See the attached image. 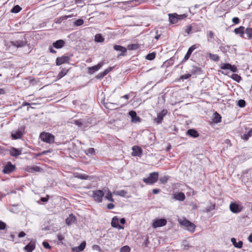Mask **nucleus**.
I'll return each instance as SVG.
<instances>
[{"label":"nucleus","mask_w":252,"mask_h":252,"mask_svg":"<svg viewBox=\"0 0 252 252\" xmlns=\"http://www.w3.org/2000/svg\"><path fill=\"white\" fill-rule=\"evenodd\" d=\"M178 221L181 225L186 227L187 230L189 231L191 233L194 232L196 227L195 224L186 218L179 219Z\"/></svg>","instance_id":"nucleus-1"},{"label":"nucleus","mask_w":252,"mask_h":252,"mask_svg":"<svg viewBox=\"0 0 252 252\" xmlns=\"http://www.w3.org/2000/svg\"><path fill=\"white\" fill-rule=\"evenodd\" d=\"M10 44L17 48H22L25 46L27 44V41L25 36H21L20 38L14 41H10Z\"/></svg>","instance_id":"nucleus-2"},{"label":"nucleus","mask_w":252,"mask_h":252,"mask_svg":"<svg viewBox=\"0 0 252 252\" xmlns=\"http://www.w3.org/2000/svg\"><path fill=\"white\" fill-rule=\"evenodd\" d=\"M159 174L158 172L151 173L149 176L146 178H143V181L147 185H152L156 183L158 178Z\"/></svg>","instance_id":"nucleus-3"},{"label":"nucleus","mask_w":252,"mask_h":252,"mask_svg":"<svg viewBox=\"0 0 252 252\" xmlns=\"http://www.w3.org/2000/svg\"><path fill=\"white\" fill-rule=\"evenodd\" d=\"M54 136L50 133L43 132L40 134L41 140L47 143H53L54 142Z\"/></svg>","instance_id":"nucleus-4"},{"label":"nucleus","mask_w":252,"mask_h":252,"mask_svg":"<svg viewBox=\"0 0 252 252\" xmlns=\"http://www.w3.org/2000/svg\"><path fill=\"white\" fill-rule=\"evenodd\" d=\"M71 124L76 125L78 127L85 128L89 126L91 123L89 122V119H80L78 120H73L71 122Z\"/></svg>","instance_id":"nucleus-5"},{"label":"nucleus","mask_w":252,"mask_h":252,"mask_svg":"<svg viewBox=\"0 0 252 252\" xmlns=\"http://www.w3.org/2000/svg\"><path fill=\"white\" fill-rule=\"evenodd\" d=\"M104 192L101 190H96L93 191V198L97 202H101Z\"/></svg>","instance_id":"nucleus-6"},{"label":"nucleus","mask_w":252,"mask_h":252,"mask_svg":"<svg viewBox=\"0 0 252 252\" xmlns=\"http://www.w3.org/2000/svg\"><path fill=\"white\" fill-rule=\"evenodd\" d=\"M25 132L24 128H20L17 130H14L11 132V137L14 139H18L22 138Z\"/></svg>","instance_id":"nucleus-7"},{"label":"nucleus","mask_w":252,"mask_h":252,"mask_svg":"<svg viewBox=\"0 0 252 252\" xmlns=\"http://www.w3.org/2000/svg\"><path fill=\"white\" fill-rule=\"evenodd\" d=\"M229 209L232 213H238L242 211L243 207L236 203L232 202L229 205Z\"/></svg>","instance_id":"nucleus-8"},{"label":"nucleus","mask_w":252,"mask_h":252,"mask_svg":"<svg viewBox=\"0 0 252 252\" xmlns=\"http://www.w3.org/2000/svg\"><path fill=\"white\" fill-rule=\"evenodd\" d=\"M15 168V166L9 161L4 166L2 169V172L4 174H9L14 171Z\"/></svg>","instance_id":"nucleus-9"},{"label":"nucleus","mask_w":252,"mask_h":252,"mask_svg":"<svg viewBox=\"0 0 252 252\" xmlns=\"http://www.w3.org/2000/svg\"><path fill=\"white\" fill-rule=\"evenodd\" d=\"M167 220L165 219H158L154 220L152 226L154 228H156L165 226Z\"/></svg>","instance_id":"nucleus-10"},{"label":"nucleus","mask_w":252,"mask_h":252,"mask_svg":"<svg viewBox=\"0 0 252 252\" xmlns=\"http://www.w3.org/2000/svg\"><path fill=\"white\" fill-rule=\"evenodd\" d=\"M115 50L121 52V54L117 56V58H119L120 56H125L127 52V48L121 45H115L113 47Z\"/></svg>","instance_id":"nucleus-11"},{"label":"nucleus","mask_w":252,"mask_h":252,"mask_svg":"<svg viewBox=\"0 0 252 252\" xmlns=\"http://www.w3.org/2000/svg\"><path fill=\"white\" fill-rule=\"evenodd\" d=\"M8 151L11 156L17 157L22 154V149H16L14 147H11Z\"/></svg>","instance_id":"nucleus-12"},{"label":"nucleus","mask_w":252,"mask_h":252,"mask_svg":"<svg viewBox=\"0 0 252 252\" xmlns=\"http://www.w3.org/2000/svg\"><path fill=\"white\" fill-rule=\"evenodd\" d=\"M167 113V110L166 109H163L160 113L157 115V118L155 119V122L158 124H160L162 123L164 117Z\"/></svg>","instance_id":"nucleus-13"},{"label":"nucleus","mask_w":252,"mask_h":252,"mask_svg":"<svg viewBox=\"0 0 252 252\" xmlns=\"http://www.w3.org/2000/svg\"><path fill=\"white\" fill-rule=\"evenodd\" d=\"M104 64L105 62H101L96 65L88 67V73L89 74L94 73V72L98 70Z\"/></svg>","instance_id":"nucleus-14"},{"label":"nucleus","mask_w":252,"mask_h":252,"mask_svg":"<svg viewBox=\"0 0 252 252\" xmlns=\"http://www.w3.org/2000/svg\"><path fill=\"white\" fill-rule=\"evenodd\" d=\"M220 67L223 70L229 69L233 72H236L237 71V68L235 65H231L228 63L221 64Z\"/></svg>","instance_id":"nucleus-15"},{"label":"nucleus","mask_w":252,"mask_h":252,"mask_svg":"<svg viewBox=\"0 0 252 252\" xmlns=\"http://www.w3.org/2000/svg\"><path fill=\"white\" fill-rule=\"evenodd\" d=\"M70 60V58L67 56H63L61 57H58L56 59V64L60 65L64 63H68Z\"/></svg>","instance_id":"nucleus-16"},{"label":"nucleus","mask_w":252,"mask_h":252,"mask_svg":"<svg viewBox=\"0 0 252 252\" xmlns=\"http://www.w3.org/2000/svg\"><path fill=\"white\" fill-rule=\"evenodd\" d=\"M119 219L117 216H114L112 219L111 222V226L113 227L118 228L119 229H124V227L119 224Z\"/></svg>","instance_id":"nucleus-17"},{"label":"nucleus","mask_w":252,"mask_h":252,"mask_svg":"<svg viewBox=\"0 0 252 252\" xmlns=\"http://www.w3.org/2000/svg\"><path fill=\"white\" fill-rule=\"evenodd\" d=\"M245 32V28L243 26H240L239 28H235L234 32L236 34L239 35L242 38H244V33Z\"/></svg>","instance_id":"nucleus-18"},{"label":"nucleus","mask_w":252,"mask_h":252,"mask_svg":"<svg viewBox=\"0 0 252 252\" xmlns=\"http://www.w3.org/2000/svg\"><path fill=\"white\" fill-rule=\"evenodd\" d=\"M132 155L133 156L140 157L142 154V150L141 148L138 146H134L132 147Z\"/></svg>","instance_id":"nucleus-19"},{"label":"nucleus","mask_w":252,"mask_h":252,"mask_svg":"<svg viewBox=\"0 0 252 252\" xmlns=\"http://www.w3.org/2000/svg\"><path fill=\"white\" fill-rule=\"evenodd\" d=\"M114 67H110L106 69H105L103 72H100L99 74H98L95 78L97 79H100L102 78H103L105 75H106L109 72H110Z\"/></svg>","instance_id":"nucleus-20"},{"label":"nucleus","mask_w":252,"mask_h":252,"mask_svg":"<svg viewBox=\"0 0 252 252\" xmlns=\"http://www.w3.org/2000/svg\"><path fill=\"white\" fill-rule=\"evenodd\" d=\"M86 247V242L85 241L82 242L81 244L77 247L72 248V251L73 252H80L83 251Z\"/></svg>","instance_id":"nucleus-21"},{"label":"nucleus","mask_w":252,"mask_h":252,"mask_svg":"<svg viewBox=\"0 0 252 252\" xmlns=\"http://www.w3.org/2000/svg\"><path fill=\"white\" fill-rule=\"evenodd\" d=\"M185 194L182 192H180L173 194V198L175 200L183 201L185 199Z\"/></svg>","instance_id":"nucleus-22"},{"label":"nucleus","mask_w":252,"mask_h":252,"mask_svg":"<svg viewBox=\"0 0 252 252\" xmlns=\"http://www.w3.org/2000/svg\"><path fill=\"white\" fill-rule=\"evenodd\" d=\"M169 21L170 24H174L178 22V18L176 16V13L168 14Z\"/></svg>","instance_id":"nucleus-23"},{"label":"nucleus","mask_w":252,"mask_h":252,"mask_svg":"<svg viewBox=\"0 0 252 252\" xmlns=\"http://www.w3.org/2000/svg\"><path fill=\"white\" fill-rule=\"evenodd\" d=\"M65 42L62 39L57 40L53 43V46L56 49H60L64 46Z\"/></svg>","instance_id":"nucleus-24"},{"label":"nucleus","mask_w":252,"mask_h":252,"mask_svg":"<svg viewBox=\"0 0 252 252\" xmlns=\"http://www.w3.org/2000/svg\"><path fill=\"white\" fill-rule=\"evenodd\" d=\"M35 248V244L34 242H31L24 247V249L28 252H32Z\"/></svg>","instance_id":"nucleus-25"},{"label":"nucleus","mask_w":252,"mask_h":252,"mask_svg":"<svg viewBox=\"0 0 252 252\" xmlns=\"http://www.w3.org/2000/svg\"><path fill=\"white\" fill-rule=\"evenodd\" d=\"M187 134L190 137L196 138L199 136L198 132L194 129H189L187 130Z\"/></svg>","instance_id":"nucleus-26"},{"label":"nucleus","mask_w":252,"mask_h":252,"mask_svg":"<svg viewBox=\"0 0 252 252\" xmlns=\"http://www.w3.org/2000/svg\"><path fill=\"white\" fill-rule=\"evenodd\" d=\"M124 4L130 5L131 6L137 5L141 3V0H131L122 2Z\"/></svg>","instance_id":"nucleus-27"},{"label":"nucleus","mask_w":252,"mask_h":252,"mask_svg":"<svg viewBox=\"0 0 252 252\" xmlns=\"http://www.w3.org/2000/svg\"><path fill=\"white\" fill-rule=\"evenodd\" d=\"M76 220L75 217L72 214H71L69 216V217L66 219L65 222L66 223L69 225L73 223H74Z\"/></svg>","instance_id":"nucleus-28"},{"label":"nucleus","mask_w":252,"mask_h":252,"mask_svg":"<svg viewBox=\"0 0 252 252\" xmlns=\"http://www.w3.org/2000/svg\"><path fill=\"white\" fill-rule=\"evenodd\" d=\"M129 115L131 117L132 121L140 122V119L139 117L137 116L136 113L135 111H130L129 112Z\"/></svg>","instance_id":"nucleus-29"},{"label":"nucleus","mask_w":252,"mask_h":252,"mask_svg":"<svg viewBox=\"0 0 252 252\" xmlns=\"http://www.w3.org/2000/svg\"><path fill=\"white\" fill-rule=\"evenodd\" d=\"M231 242L232 243L233 245L235 247L240 249L243 246V242L241 241L237 242L235 238H232L231 239Z\"/></svg>","instance_id":"nucleus-30"},{"label":"nucleus","mask_w":252,"mask_h":252,"mask_svg":"<svg viewBox=\"0 0 252 252\" xmlns=\"http://www.w3.org/2000/svg\"><path fill=\"white\" fill-rule=\"evenodd\" d=\"M251 136H252V129H250L248 132L245 133L241 136V138L245 141H247Z\"/></svg>","instance_id":"nucleus-31"},{"label":"nucleus","mask_w":252,"mask_h":252,"mask_svg":"<svg viewBox=\"0 0 252 252\" xmlns=\"http://www.w3.org/2000/svg\"><path fill=\"white\" fill-rule=\"evenodd\" d=\"M68 69L66 68H63L61 72L58 74L57 76L58 79H60L64 76L67 73Z\"/></svg>","instance_id":"nucleus-32"},{"label":"nucleus","mask_w":252,"mask_h":252,"mask_svg":"<svg viewBox=\"0 0 252 252\" xmlns=\"http://www.w3.org/2000/svg\"><path fill=\"white\" fill-rule=\"evenodd\" d=\"M94 41L96 42H103L104 41V38L101 34L98 33L94 36Z\"/></svg>","instance_id":"nucleus-33"},{"label":"nucleus","mask_w":252,"mask_h":252,"mask_svg":"<svg viewBox=\"0 0 252 252\" xmlns=\"http://www.w3.org/2000/svg\"><path fill=\"white\" fill-rule=\"evenodd\" d=\"M199 46H200V45L199 44H195L192 45L190 47H189V48L188 49L187 53H188V54H189V55H191L192 52L195 49L198 48L199 47Z\"/></svg>","instance_id":"nucleus-34"},{"label":"nucleus","mask_w":252,"mask_h":252,"mask_svg":"<svg viewBox=\"0 0 252 252\" xmlns=\"http://www.w3.org/2000/svg\"><path fill=\"white\" fill-rule=\"evenodd\" d=\"M191 72L192 74H200L202 73V70L200 67L193 66L191 69Z\"/></svg>","instance_id":"nucleus-35"},{"label":"nucleus","mask_w":252,"mask_h":252,"mask_svg":"<svg viewBox=\"0 0 252 252\" xmlns=\"http://www.w3.org/2000/svg\"><path fill=\"white\" fill-rule=\"evenodd\" d=\"M214 117L213 119V122L216 123H218L221 122V116L220 115L218 114L217 112H215L214 113Z\"/></svg>","instance_id":"nucleus-36"},{"label":"nucleus","mask_w":252,"mask_h":252,"mask_svg":"<svg viewBox=\"0 0 252 252\" xmlns=\"http://www.w3.org/2000/svg\"><path fill=\"white\" fill-rule=\"evenodd\" d=\"M209 57L211 60L215 62H218L220 60V57L217 54L209 53Z\"/></svg>","instance_id":"nucleus-37"},{"label":"nucleus","mask_w":252,"mask_h":252,"mask_svg":"<svg viewBox=\"0 0 252 252\" xmlns=\"http://www.w3.org/2000/svg\"><path fill=\"white\" fill-rule=\"evenodd\" d=\"M139 45L138 44H131L128 45L127 48L129 50H135L139 48Z\"/></svg>","instance_id":"nucleus-38"},{"label":"nucleus","mask_w":252,"mask_h":252,"mask_svg":"<svg viewBox=\"0 0 252 252\" xmlns=\"http://www.w3.org/2000/svg\"><path fill=\"white\" fill-rule=\"evenodd\" d=\"M231 78L233 80H234V81H235L238 83L240 82V81L242 80L241 77L240 75H238L237 74H235V73L232 74Z\"/></svg>","instance_id":"nucleus-39"},{"label":"nucleus","mask_w":252,"mask_h":252,"mask_svg":"<svg viewBox=\"0 0 252 252\" xmlns=\"http://www.w3.org/2000/svg\"><path fill=\"white\" fill-rule=\"evenodd\" d=\"M40 168L37 166H32L29 168V171L32 173H34L35 172H40Z\"/></svg>","instance_id":"nucleus-40"},{"label":"nucleus","mask_w":252,"mask_h":252,"mask_svg":"<svg viewBox=\"0 0 252 252\" xmlns=\"http://www.w3.org/2000/svg\"><path fill=\"white\" fill-rule=\"evenodd\" d=\"M245 32L247 35L248 39H251L252 38V29L248 28L245 29Z\"/></svg>","instance_id":"nucleus-41"},{"label":"nucleus","mask_w":252,"mask_h":252,"mask_svg":"<svg viewBox=\"0 0 252 252\" xmlns=\"http://www.w3.org/2000/svg\"><path fill=\"white\" fill-rule=\"evenodd\" d=\"M22 8L18 5L14 6L13 8L11 10L12 13H17L21 10Z\"/></svg>","instance_id":"nucleus-42"},{"label":"nucleus","mask_w":252,"mask_h":252,"mask_svg":"<svg viewBox=\"0 0 252 252\" xmlns=\"http://www.w3.org/2000/svg\"><path fill=\"white\" fill-rule=\"evenodd\" d=\"M169 178V177L168 176L165 175V176L160 177L159 178V181H160V183L164 184L167 183Z\"/></svg>","instance_id":"nucleus-43"},{"label":"nucleus","mask_w":252,"mask_h":252,"mask_svg":"<svg viewBox=\"0 0 252 252\" xmlns=\"http://www.w3.org/2000/svg\"><path fill=\"white\" fill-rule=\"evenodd\" d=\"M75 177L82 180H87L89 178V176L87 175L83 174H78L75 176Z\"/></svg>","instance_id":"nucleus-44"},{"label":"nucleus","mask_w":252,"mask_h":252,"mask_svg":"<svg viewBox=\"0 0 252 252\" xmlns=\"http://www.w3.org/2000/svg\"><path fill=\"white\" fill-rule=\"evenodd\" d=\"M114 193L117 195H119L124 197L126 194L127 192L124 190H121L117 191L116 192H114Z\"/></svg>","instance_id":"nucleus-45"},{"label":"nucleus","mask_w":252,"mask_h":252,"mask_svg":"<svg viewBox=\"0 0 252 252\" xmlns=\"http://www.w3.org/2000/svg\"><path fill=\"white\" fill-rule=\"evenodd\" d=\"M105 198L111 202H114V199L112 197V193L110 191H108L107 195L105 196Z\"/></svg>","instance_id":"nucleus-46"},{"label":"nucleus","mask_w":252,"mask_h":252,"mask_svg":"<svg viewBox=\"0 0 252 252\" xmlns=\"http://www.w3.org/2000/svg\"><path fill=\"white\" fill-rule=\"evenodd\" d=\"M155 57H156L155 53H152L148 54L146 56V59H147L148 60L151 61V60H154L155 58Z\"/></svg>","instance_id":"nucleus-47"},{"label":"nucleus","mask_w":252,"mask_h":252,"mask_svg":"<svg viewBox=\"0 0 252 252\" xmlns=\"http://www.w3.org/2000/svg\"><path fill=\"white\" fill-rule=\"evenodd\" d=\"M229 49V46L228 45H221L220 47V49L223 52H226Z\"/></svg>","instance_id":"nucleus-48"},{"label":"nucleus","mask_w":252,"mask_h":252,"mask_svg":"<svg viewBox=\"0 0 252 252\" xmlns=\"http://www.w3.org/2000/svg\"><path fill=\"white\" fill-rule=\"evenodd\" d=\"M237 105L241 108H243L246 106V102L243 99H240L238 101Z\"/></svg>","instance_id":"nucleus-49"},{"label":"nucleus","mask_w":252,"mask_h":252,"mask_svg":"<svg viewBox=\"0 0 252 252\" xmlns=\"http://www.w3.org/2000/svg\"><path fill=\"white\" fill-rule=\"evenodd\" d=\"M95 153V150L93 148H90L86 150V154L87 155H94Z\"/></svg>","instance_id":"nucleus-50"},{"label":"nucleus","mask_w":252,"mask_h":252,"mask_svg":"<svg viewBox=\"0 0 252 252\" xmlns=\"http://www.w3.org/2000/svg\"><path fill=\"white\" fill-rule=\"evenodd\" d=\"M130 249L128 246H125L120 249V252H129Z\"/></svg>","instance_id":"nucleus-51"},{"label":"nucleus","mask_w":252,"mask_h":252,"mask_svg":"<svg viewBox=\"0 0 252 252\" xmlns=\"http://www.w3.org/2000/svg\"><path fill=\"white\" fill-rule=\"evenodd\" d=\"M176 16L178 18V20L179 21L186 18L188 16V15L187 14L179 15L176 13Z\"/></svg>","instance_id":"nucleus-52"},{"label":"nucleus","mask_w":252,"mask_h":252,"mask_svg":"<svg viewBox=\"0 0 252 252\" xmlns=\"http://www.w3.org/2000/svg\"><path fill=\"white\" fill-rule=\"evenodd\" d=\"M6 228V224L2 221L0 220V230H3L5 229Z\"/></svg>","instance_id":"nucleus-53"},{"label":"nucleus","mask_w":252,"mask_h":252,"mask_svg":"<svg viewBox=\"0 0 252 252\" xmlns=\"http://www.w3.org/2000/svg\"><path fill=\"white\" fill-rule=\"evenodd\" d=\"M83 23H84V21L82 19H78V20H76L74 22L75 25H76L77 26H81L83 24Z\"/></svg>","instance_id":"nucleus-54"},{"label":"nucleus","mask_w":252,"mask_h":252,"mask_svg":"<svg viewBox=\"0 0 252 252\" xmlns=\"http://www.w3.org/2000/svg\"><path fill=\"white\" fill-rule=\"evenodd\" d=\"M192 27L191 25H189L185 30V32L188 34H189L192 31Z\"/></svg>","instance_id":"nucleus-55"},{"label":"nucleus","mask_w":252,"mask_h":252,"mask_svg":"<svg viewBox=\"0 0 252 252\" xmlns=\"http://www.w3.org/2000/svg\"><path fill=\"white\" fill-rule=\"evenodd\" d=\"M190 74H186L181 76L180 79H187L191 76Z\"/></svg>","instance_id":"nucleus-56"},{"label":"nucleus","mask_w":252,"mask_h":252,"mask_svg":"<svg viewBox=\"0 0 252 252\" xmlns=\"http://www.w3.org/2000/svg\"><path fill=\"white\" fill-rule=\"evenodd\" d=\"M42 245L45 248L47 249H50L51 248L49 243L47 242H43L42 243Z\"/></svg>","instance_id":"nucleus-57"},{"label":"nucleus","mask_w":252,"mask_h":252,"mask_svg":"<svg viewBox=\"0 0 252 252\" xmlns=\"http://www.w3.org/2000/svg\"><path fill=\"white\" fill-rule=\"evenodd\" d=\"M232 21L235 24H238L240 23V19L238 17H234L232 18Z\"/></svg>","instance_id":"nucleus-58"},{"label":"nucleus","mask_w":252,"mask_h":252,"mask_svg":"<svg viewBox=\"0 0 252 252\" xmlns=\"http://www.w3.org/2000/svg\"><path fill=\"white\" fill-rule=\"evenodd\" d=\"M207 36L210 38H213L214 37V33L212 31H209L207 32Z\"/></svg>","instance_id":"nucleus-59"},{"label":"nucleus","mask_w":252,"mask_h":252,"mask_svg":"<svg viewBox=\"0 0 252 252\" xmlns=\"http://www.w3.org/2000/svg\"><path fill=\"white\" fill-rule=\"evenodd\" d=\"M190 56V55L187 53L182 61V62H186L189 58Z\"/></svg>","instance_id":"nucleus-60"},{"label":"nucleus","mask_w":252,"mask_h":252,"mask_svg":"<svg viewBox=\"0 0 252 252\" xmlns=\"http://www.w3.org/2000/svg\"><path fill=\"white\" fill-rule=\"evenodd\" d=\"M7 150H5L2 147L0 146V155H1V154L5 155L6 152H7Z\"/></svg>","instance_id":"nucleus-61"},{"label":"nucleus","mask_w":252,"mask_h":252,"mask_svg":"<svg viewBox=\"0 0 252 252\" xmlns=\"http://www.w3.org/2000/svg\"><path fill=\"white\" fill-rule=\"evenodd\" d=\"M49 199V196L47 195L45 197H41L40 200L42 202H47Z\"/></svg>","instance_id":"nucleus-62"},{"label":"nucleus","mask_w":252,"mask_h":252,"mask_svg":"<svg viewBox=\"0 0 252 252\" xmlns=\"http://www.w3.org/2000/svg\"><path fill=\"white\" fill-rule=\"evenodd\" d=\"M115 206L113 203H109L107 205V207L108 209H112L114 208Z\"/></svg>","instance_id":"nucleus-63"},{"label":"nucleus","mask_w":252,"mask_h":252,"mask_svg":"<svg viewBox=\"0 0 252 252\" xmlns=\"http://www.w3.org/2000/svg\"><path fill=\"white\" fill-rule=\"evenodd\" d=\"M26 235L24 231H21L18 234V237L19 238L23 237Z\"/></svg>","instance_id":"nucleus-64"}]
</instances>
